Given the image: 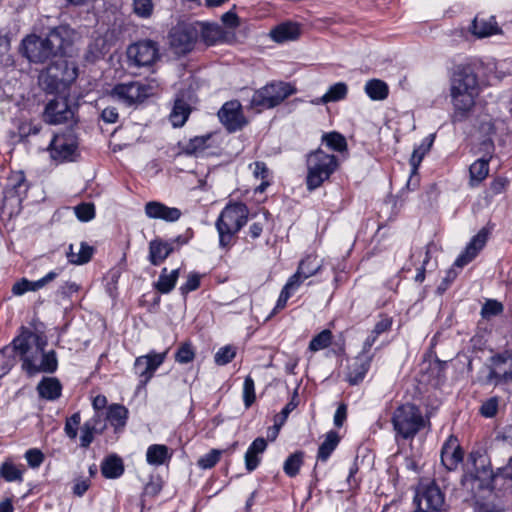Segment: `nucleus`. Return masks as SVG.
<instances>
[{
  "label": "nucleus",
  "mask_w": 512,
  "mask_h": 512,
  "mask_svg": "<svg viewBox=\"0 0 512 512\" xmlns=\"http://www.w3.org/2000/svg\"><path fill=\"white\" fill-rule=\"evenodd\" d=\"M11 345L21 356L22 368L29 376L37 373H52L57 369V358L54 351L45 353L46 341L42 336L27 328L13 339Z\"/></svg>",
  "instance_id": "1"
},
{
  "label": "nucleus",
  "mask_w": 512,
  "mask_h": 512,
  "mask_svg": "<svg viewBox=\"0 0 512 512\" xmlns=\"http://www.w3.org/2000/svg\"><path fill=\"white\" fill-rule=\"evenodd\" d=\"M74 31L60 25L50 30L45 38L29 35L22 41L24 55L30 62L43 63L52 56L64 53L72 44Z\"/></svg>",
  "instance_id": "2"
},
{
  "label": "nucleus",
  "mask_w": 512,
  "mask_h": 512,
  "mask_svg": "<svg viewBox=\"0 0 512 512\" xmlns=\"http://www.w3.org/2000/svg\"><path fill=\"white\" fill-rule=\"evenodd\" d=\"M477 88V77L472 68L458 66L453 73L450 88L452 103L456 110L454 119L458 115L462 116L474 106Z\"/></svg>",
  "instance_id": "3"
},
{
  "label": "nucleus",
  "mask_w": 512,
  "mask_h": 512,
  "mask_svg": "<svg viewBox=\"0 0 512 512\" xmlns=\"http://www.w3.org/2000/svg\"><path fill=\"white\" fill-rule=\"evenodd\" d=\"M78 68L74 62L59 58L39 74V85L47 93L66 90L77 78Z\"/></svg>",
  "instance_id": "4"
},
{
  "label": "nucleus",
  "mask_w": 512,
  "mask_h": 512,
  "mask_svg": "<svg viewBox=\"0 0 512 512\" xmlns=\"http://www.w3.org/2000/svg\"><path fill=\"white\" fill-rule=\"evenodd\" d=\"M247 218L248 208L243 203L230 204L223 209L216 221L221 247L231 244L233 237L246 224Z\"/></svg>",
  "instance_id": "5"
},
{
  "label": "nucleus",
  "mask_w": 512,
  "mask_h": 512,
  "mask_svg": "<svg viewBox=\"0 0 512 512\" xmlns=\"http://www.w3.org/2000/svg\"><path fill=\"white\" fill-rule=\"evenodd\" d=\"M306 164V184L310 191L320 187L330 178L339 166L336 156L327 154L321 149H317L308 154Z\"/></svg>",
  "instance_id": "6"
},
{
  "label": "nucleus",
  "mask_w": 512,
  "mask_h": 512,
  "mask_svg": "<svg viewBox=\"0 0 512 512\" xmlns=\"http://www.w3.org/2000/svg\"><path fill=\"white\" fill-rule=\"evenodd\" d=\"M391 421L396 434L403 439L413 438L425 425L419 408L410 403L397 407Z\"/></svg>",
  "instance_id": "7"
},
{
  "label": "nucleus",
  "mask_w": 512,
  "mask_h": 512,
  "mask_svg": "<svg viewBox=\"0 0 512 512\" xmlns=\"http://www.w3.org/2000/svg\"><path fill=\"white\" fill-rule=\"evenodd\" d=\"M294 93L295 89L288 83H270L254 92L250 106L259 112L265 109H271Z\"/></svg>",
  "instance_id": "8"
},
{
  "label": "nucleus",
  "mask_w": 512,
  "mask_h": 512,
  "mask_svg": "<svg viewBox=\"0 0 512 512\" xmlns=\"http://www.w3.org/2000/svg\"><path fill=\"white\" fill-rule=\"evenodd\" d=\"M157 88L158 83L155 80L148 83L131 81L115 85L110 91V96L127 105H133L141 103L147 97L153 95Z\"/></svg>",
  "instance_id": "9"
},
{
  "label": "nucleus",
  "mask_w": 512,
  "mask_h": 512,
  "mask_svg": "<svg viewBox=\"0 0 512 512\" xmlns=\"http://www.w3.org/2000/svg\"><path fill=\"white\" fill-rule=\"evenodd\" d=\"M199 36V29L194 24L180 23L169 33V43L176 54H185L192 50Z\"/></svg>",
  "instance_id": "10"
},
{
  "label": "nucleus",
  "mask_w": 512,
  "mask_h": 512,
  "mask_svg": "<svg viewBox=\"0 0 512 512\" xmlns=\"http://www.w3.org/2000/svg\"><path fill=\"white\" fill-rule=\"evenodd\" d=\"M127 58L130 66H151L159 58L157 44L151 40L131 44L127 49Z\"/></svg>",
  "instance_id": "11"
},
{
  "label": "nucleus",
  "mask_w": 512,
  "mask_h": 512,
  "mask_svg": "<svg viewBox=\"0 0 512 512\" xmlns=\"http://www.w3.org/2000/svg\"><path fill=\"white\" fill-rule=\"evenodd\" d=\"M168 350L164 352L150 351L139 356L134 362V372L140 378V384L145 386L154 376L156 370L164 363Z\"/></svg>",
  "instance_id": "12"
},
{
  "label": "nucleus",
  "mask_w": 512,
  "mask_h": 512,
  "mask_svg": "<svg viewBox=\"0 0 512 512\" xmlns=\"http://www.w3.org/2000/svg\"><path fill=\"white\" fill-rule=\"evenodd\" d=\"M78 144L72 134H57L48 147L50 157L59 163L73 161L77 153Z\"/></svg>",
  "instance_id": "13"
},
{
  "label": "nucleus",
  "mask_w": 512,
  "mask_h": 512,
  "mask_svg": "<svg viewBox=\"0 0 512 512\" xmlns=\"http://www.w3.org/2000/svg\"><path fill=\"white\" fill-rule=\"evenodd\" d=\"M492 366L487 382L495 385L512 380V352H505L491 358Z\"/></svg>",
  "instance_id": "14"
},
{
  "label": "nucleus",
  "mask_w": 512,
  "mask_h": 512,
  "mask_svg": "<svg viewBox=\"0 0 512 512\" xmlns=\"http://www.w3.org/2000/svg\"><path fill=\"white\" fill-rule=\"evenodd\" d=\"M218 117L230 132L237 131L246 124L242 106L237 100L226 102L219 110Z\"/></svg>",
  "instance_id": "15"
},
{
  "label": "nucleus",
  "mask_w": 512,
  "mask_h": 512,
  "mask_svg": "<svg viewBox=\"0 0 512 512\" xmlns=\"http://www.w3.org/2000/svg\"><path fill=\"white\" fill-rule=\"evenodd\" d=\"M74 116L73 109L66 98H55L48 102L44 111L45 121L50 124H61Z\"/></svg>",
  "instance_id": "16"
},
{
  "label": "nucleus",
  "mask_w": 512,
  "mask_h": 512,
  "mask_svg": "<svg viewBox=\"0 0 512 512\" xmlns=\"http://www.w3.org/2000/svg\"><path fill=\"white\" fill-rule=\"evenodd\" d=\"M489 230L482 228L467 244L465 250L455 260L454 265L462 268L470 263L485 246L488 239Z\"/></svg>",
  "instance_id": "17"
},
{
  "label": "nucleus",
  "mask_w": 512,
  "mask_h": 512,
  "mask_svg": "<svg viewBox=\"0 0 512 512\" xmlns=\"http://www.w3.org/2000/svg\"><path fill=\"white\" fill-rule=\"evenodd\" d=\"M463 451L455 436H450L441 449V462L449 471L455 470L463 460Z\"/></svg>",
  "instance_id": "18"
},
{
  "label": "nucleus",
  "mask_w": 512,
  "mask_h": 512,
  "mask_svg": "<svg viewBox=\"0 0 512 512\" xmlns=\"http://www.w3.org/2000/svg\"><path fill=\"white\" fill-rule=\"evenodd\" d=\"M322 268V260L316 255H307L298 265L297 271L288 279L296 286L300 285L307 278L317 274Z\"/></svg>",
  "instance_id": "19"
},
{
  "label": "nucleus",
  "mask_w": 512,
  "mask_h": 512,
  "mask_svg": "<svg viewBox=\"0 0 512 512\" xmlns=\"http://www.w3.org/2000/svg\"><path fill=\"white\" fill-rule=\"evenodd\" d=\"M145 214L150 219L176 222L181 217L182 212L176 207H169L158 201H150L145 204Z\"/></svg>",
  "instance_id": "20"
},
{
  "label": "nucleus",
  "mask_w": 512,
  "mask_h": 512,
  "mask_svg": "<svg viewBox=\"0 0 512 512\" xmlns=\"http://www.w3.org/2000/svg\"><path fill=\"white\" fill-rule=\"evenodd\" d=\"M373 355L359 354L348 367L347 381L356 385L363 381L368 372Z\"/></svg>",
  "instance_id": "21"
},
{
  "label": "nucleus",
  "mask_w": 512,
  "mask_h": 512,
  "mask_svg": "<svg viewBox=\"0 0 512 512\" xmlns=\"http://www.w3.org/2000/svg\"><path fill=\"white\" fill-rule=\"evenodd\" d=\"M301 29L298 23L284 22L270 31L271 38L277 43L294 41L300 36Z\"/></svg>",
  "instance_id": "22"
},
{
  "label": "nucleus",
  "mask_w": 512,
  "mask_h": 512,
  "mask_svg": "<svg viewBox=\"0 0 512 512\" xmlns=\"http://www.w3.org/2000/svg\"><path fill=\"white\" fill-rule=\"evenodd\" d=\"M57 276L55 272H49L47 275L42 277L37 281H29L26 278H22L20 281L16 282L12 287V293L14 295L20 296L28 291H37L47 285L49 282L53 281Z\"/></svg>",
  "instance_id": "23"
},
{
  "label": "nucleus",
  "mask_w": 512,
  "mask_h": 512,
  "mask_svg": "<svg viewBox=\"0 0 512 512\" xmlns=\"http://www.w3.org/2000/svg\"><path fill=\"white\" fill-rule=\"evenodd\" d=\"M106 428L105 423L99 420L98 415H94L91 419L86 421L81 428L80 445L87 448L94 440L95 434H100Z\"/></svg>",
  "instance_id": "24"
},
{
  "label": "nucleus",
  "mask_w": 512,
  "mask_h": 512,
  "mask_svg": "<svg viewBox=\"0 0 512 512\" xmlns=\"http://www.w3.org/2000/svg\"><path fill=\"white\" fill-rule=\"evenodd\" d=\"M266 447L267 442L262 437L256 438L248 447L245 453V467L249 472H252L258 467L260 463L259 455L266 450Z\"/></svg>",
  "instance_id": "25"
},
{
  "label": "nucleus",
  "mask_w": 512,
  "mask_h": 512,
  "mask_svg": "<svg viewBox=\"0 0 512 512\" xmlns=\"http://www.w3.org/2000/svg\"><path fill=\"white\" fill-rule=\"evenodd\" d=\"M173 251L170 243L153 240L149 244V260L153 265H159Z\"/></svg>",
  "instance_id": "26"
},
{
  "label": "nucleus",
  "mask_w": 512,
  "mask_h": 512,
  "mask_svg": "<svg viewBox=\"0 0 512 512\" xmlns=\"http://www.w3.org/2000/svg\"><path fill=\"white\" fill-rule=\"evenodd\" d=\"M93 252L94 249L92 246L82 242L78 247H75L73 244H71L69 246V252L67 255L71 263L82 265L91 259Z\"/></svg>",
  "instance_id": "27"
},
{
  "label": "nucleus",
  "mask_w": 512,
  "mask_h": 512,
  "mask_svg": "<svg viewBox=\"0 0 512 512\" xmlns=\"http://www.w3.org/2000/svg\"><path fill=\"white\" fill-rule=\"evenodd\" d=\"M101 472L105 478L115 479L124 472V466L121 458L116 455H110L104 459L101 464Z\"/></svg>",
  "instance_id": "28"
},
{
  "label": "nucleus",
  "mask_w": 512,
  "mask_h": 512,
  "mask_svg": "<svg viewBox=\"0 0 512 512\" xmlns=\"http://www.w3.org/2000/svg\"><path fill=\"white\" fill-rule=\"evenodd\" d=\"M498 27L494 18L489 19L476 16L472 23V33L479 38L487 37L497 33Z\"/></svg>",
  "instance_id": "29"
},
{
  "label": "nucleus",
  "mask_w": 512,
  "mask_h": 512,
  "mask_svg": "<svg viewBox=\"0 0 512 512\" xmlns=\"http://www.w3.org/2000/svg\"><path fill=\"white\" fill-rule=\"evenodd\" d=\"M61 384L56 378H44L37 386L42 398L56 400L61 395Z\"/></svg>",
  "instance_id": "30"
},
{
  "label": "nucleus",
  "mask_w": 512,
  "mask_h": 512,
  "mask_svg": "<svg viewBox=\"0 0 512 512\" xmlns=\"http://www.w3.org/2000/svg\"><path fill=\"white\" fill-rule=\"evenodd\" d=\"M365 93L375 101H381L388 97L389 87L386 82L380 79H371L365 84Z\"/></svg>",
  "instance_id": "31"
},
{
  "label": "nucleus",
  "mask_w": 512,
  "mask_h": 512,
  "mask_svg": "<svg viewBox=\"0 0 512 512\" xmlns=\"http://www.w3.org/2000/svg\"><path fill=\"white\" fill-rule=\"evenodd\" d=\"M348 86L344 82H338L330 86L328 91L319 99L313 101L315 104H327L340 101L346 98Z\"/></svg>",
  "instance_id": "32"
},
{
  "label": "nucleus",
  "mask_w": 512,
  "mask_h": 512,
  "mask_svg": "<svg viewBox=\"0 0 512 512\" xmlns=\"http://www.w3.org/2000/svg\"><path fill=\"white\" fill-rule=\"evenodd\" d=\"M178 277L179 269L168 271L167 268H163L158 278V281L155 283V288L160 293H169L175 287Z\"/></svg>",
  "instance_id": "33"
},
{
  "label": "nucleus",
  "mask_w": 512,
  "mask_h": 512,
  "mask_svg": "<svg viewBox=\"0 0 512 512\" xmlns=\"http://www.w3.org/2000/svg\"><path fill=\"white\" fill-rule=\"evenodd\" d=\"M106 418L115 430H118L126 425L128 410L121 404H113L109 406Z\"/></svg>",
  "instance_id": "34"
},
{
  "label": "nucleus",
  "mask_w": 512,
  "mask_h": 512,
  "mask_svg": "<svg viewBox=\"0 0 512 512\" xmlns=\"http://www.w3.org/2000/svg\"><path fill=\"white\" fill-rule=\"evenodd\" d=\"M340 442V437L337 432L329 431L326 434L325 440L319 446L317 459L319 461L325 462L330 457L332 452L336 449Z\"/></svg>",
  "instance_id": "35"
},
{
  "label": "nucleus",
  "mask_w": 512,
  "mask_h": 512,
  "mask_svg": "<svg viewBox=\"0 0 512 512\" xmlns=\"http://www.w3.org/2000/svg\"><path fill=\"white\" fill-rule=\"evenodd\" d=\"M199 35L207 45H213L222 38V30L217 24L196 23Z\"/></svg>",
  "instance_id": "36"
},
{
  "label": "nucleus",
  "mask_w": 512,
  "mask_h": 512,
  "mask_svg": "<svg viewBox=\"0 0 512 512\" xmlns=\"http://www.w3.org/2000/svg\"><path fill=\"white\" fill-rule=\"evenodd\" d=\"M170 458L167 446L161 444H153L148 447L146 460L150 465L159 466Z\"/></svg>",
  "instance_id": "37"
},
{
  "label": "nucleus",
  "mask_w": 512,
  "mask_h": 512,
  "mask_svg": "<svg viewBox=\"0 0 512 512\" xmlns=\"http://www.w3.org/2000/svg\"><path fill=\"white\" fill-rule=\"evenodd\" d=\"M189 114V105L183 100L177 99L170 113V121L174 127H181L185 124Z\"/></svg>",
  "instance_id": "38"
},
{
  "label": "nucleus",
  "mask_w": 512,
  "mask_h": 512,
  "mask_svg": "<svg viewBox=\"0 0 512 512\" xmlns=\"http://www.w3.org/2000/svg\"><path fill=\"white\" fill-rule=\"evenodd\" d=\"M470 181L472 185L478 184L483 181L489 173L488 160L480 158L471 164L470 169Z\"/></svg>",
  "instance_id": "39"
},
{
  "label": "nucleus",
  "mask_w": 512,
  "mask_h": 512,
  "mask_svg": "<svg viewBox=\"0 0 512 512\" xmlns=\"http://www.w3.org/2000/svg\"><path fill=\"white\" fill-rule=\"evenodd\" d=\"M322 143L337 152H344L347 150V141L345 137L338 132L325 133L322 136Z\"/></svg>",
  "instance_id": "40"
},
{
  "label": "nucleus",
  "mask_w": 512,
  "mask_h": 512,
  "mask_svg": "<svg viewBox=\"0 0 512 512\" xmlns=\"http://www.w3.org/2000/svg\"><path fill=\"white\" fill-rule=\"evenodd\" d=\"M304 453L297 451L291 454L284 462L283 470L289 477H294L298 474L300 467L303 464Z\"/></svg>",
  "instance_id": "41"
},
{
  "label": "nucleus",
  "mask_w": 512,
  "mask_h": 512,
  "mask_svg": "<svg viewBox=\"0 0 512 512\" xmlns=\"http://www.w3.org/2000/svg\"><path fill=\"white\" fill-rule=\"evenodd\" d=\"M434 140V135H430L424 139L421 145L413 150L410 163L413 170H416L421 163L424 155L429 151Z\"/></svg>",
  "instance_id": "42"
},
{
  "label": "nucleus",
  "mask_w": 512,
  "mask_h": 512,
  "mask_svg": "<svg viewBox=\"0 0 512 512\" xmlns=\"http://www.w3.org/2000/svg\"><path fill=\"white\" fill-rule=\"evenodd\" d=\"M0 476L8 482L21 481L22 470L19 469L10 460H6L0 466Z\"/></svg>",
  "instance_id": "43"
},
{
  "label": "nucleus",
  "mask_w": 512,
  "mask_h": 512,
  "mask_svg": "<svg viewBox=\"0 0 512 512\" xmlns=\"http://www.w3.org/2000/svg\"><path fill=\"white\" fill-rule=\"evenodd\" d=\"M332 340V333L330 330L325 329L317 334L309 343V350L317 352L319 350L327 348Z\"/></svg>",
  "instance_id": "44"
},
{
  "label": "nucleus",
  "mask_w": 512,
  "mask_h": 512,
  "mask_svg": "<svg viewBox=\"0 0 512 512\" xmlns=\"http://www.w3.org/2000/svg\"><path fill=\"white\" fill-rule=\"evenodd\" d=\"M195 358V349L190 342L181 343L175 353V361L180 364H188Z\"/></svg>",
  "instance_id": "45"
},
{
  "label": "nucleus",
  "mask_w": 512,
  "mask_h": 512,
  "mask_svg": "<svg viewBox=\"0 0 512 512\" xmlns=\"http://www.w3.org/2000/svg\"><path fill=\"white\" fill-rule=\"evenodd\" d=\"M237 348L233 345L221 347L214 355V361L218 366L230 363L236 356Z\"/></svg>",
  "instance_id": "46"
},
{
  "label": "nucleus",
  "mask_w": 512,
  "mask_h": 512,
  "mask_svg": "<svg viewBox=\"0 0 512 512\" xmlns=\"http://www.w3.org/2000/svg\"><path fill=\"white\" fill-rule=\"evenodd\" d=\"M210 139V136H196L185 145L184 151L186 154L193 155L197 154L200 151H203L207 147V141Z\"/></svg>",
  "instance_id": "47"
},
{
  "label": "nucleus",
  "mask_w": 512,
  "mask_h": 512,
  "mask_svg": "<svg viewBox=\"0 0 512 512\" xmlns=\"http://www.w3.org/2000/svg\"><path fill=\"white\" fill-rule=\"evenodd\" d=\"M222 451L218 449H212L207 454L200 457L197 464L202 469H210L214 467L220 460Z\"/></svg>",
  "instance_id": "48"
},
{
  "label": "nucleus",
  "mask_w": 512,
  "mask_h": 512,
  "mask_svg": "<svg viewBox=\"0 0 512 512\" xmlns=\"http://www.w3.org/2000/svg\"><path fill=\"white\" fill-rule=\"evenodd\" d=\"M76 217L82 222H88L95 217V206L92 203H81L74 207Z\"/></svg>",
  "instance_id": "49"
},
{
  "label": "nucleus",
  "mask_w": 512,
  "mask_h": 512,
  "mask_svg": "<svg viewBox=\"0 0 512 512\" xmlns=\"http://www.w3.org/2000/svg\"><path fill=\"white\" fill-rule=\"evenodd\" d=\"M298 288L292 281L288 280L279 295L274 311L283 309L288 299Z\"/></svg>",
  "instance_id": "50"
},
{
  "label": "nucleus",
  "mask_w": 512,
  "mask_h": 512,
  "mask_svg": "<svg viewBox=\"0 0 512 512\" xmlns=\"http://www.w3.org/2000/svg\"><path fill=\"white\" fill-rule=\"evenodd\" d=\"M243 400L247 408L250 407L255 401L254 380L250 376H247L244 380Z\"/></svg>",
  "instance_id": "51"
},
{
  "label": "nucleus",
  "mask_w": 512,
  "mask_h": 512,
  "mask_svg": "<svg viewBox=\"0 0 512 512\" xmlns=\"http://www.w3.org/2000/svg\"><path fill=\"white\" fill-rule=\"evenodd\" d=\"M81 421V416L79 412L74 413L70 418L66 420L65 423V433L66 435L71 438L75 439L77 436L78 426Z\"/></svg>",
  "instance_id": "52"
},
{
  "label": "nucleus",
  "mask_w": 512,
  "mask_h": 512,
  "mask_svg": "<svg viewBox=\"0 0 512 512\" xmlns=\"http://www.w3.org/2000/svg\"><path fill=\"white\" fill-rule=\"evenodd\" d=\"M503 305L496 300H488L483 305L481 314L484 318H488L491 316H496L502 313Z\"/></svg>",
  "instance_id": "53"
},
{
  "label": "nucleus",
  "mask_w": 512,
  "mask_h": 512,
  "mask_svg": "<svg viewBox=\"0 0 512 512\" xmlns=\"http://www.w3.org/2000/svg\"><path fill=\"white\" fill-rule=\"evenodd\" d=\"M15 352L13 347H10V351L8 353H3V357H1L0 360V375L1 377L6 375L9 370L14 366L15 364V358L12 355V353Z\"/></svg>",
  "instance_id": "54"
},
{
  "label": "nucleus",
  "mask_w": 512,
  "mask_h": 512,
  "mask_svg": "<svg viewBox=\"0 0 512 512\" xmlns=\"http://www.w3.org/2000/svg\"><path fill=\"white\" fill-rule=\"evenodd\" d=\"M25 458L30 467L37 468L42 464L44 455L38 449H29L25 453Z\"/></svg>",
  "instance_id": "55"
},
{
  "label": "nucleus",
  "mask_w": 512,
  "mask_h": 512,
  "mask_svg": "<svg viewBox=\"0 0 512 512\" xmlns=\"http://www.w3.org/2000/svg\"><path fill=\"white\" fill-rule=\"evenodd\" d=\"M200 286V275L197 273L189 274L187 281L180 287L183 295L198 289Z\"/></svg>",
  "instance_id": "56"
},
{
  "label": "nucleus",
  "mask_w": 512,
  "mask_h": 512,
  "mask_svg": "<svg viewBox=\"0 0 512 512\" xmlns=\"http://www.w3.org/2000/svg\"><path fill=\"white\" fill-rule=\"evenodd\" d=\"M152 7L151 0H134V12L141 17L149 16L152 12Z\"/></svg>",
  "instance_id": "57"
},
{
  "label": "nucleus",
  "mask_w": 512,
  "mask_h": 512,
  "mask_svg": "<svg viewBox=\"0 0 512 512\" xmlns=\"http://www.w3.org/2000/svg\"><path fill=\"white\" fill-rule=\"evenodd\" d=\"M90 487V480L88 478L78 477L74 480L72 488L73 494L82 497Z\"/></svg>",
  "instance_id": "58"
},
{
  "label": "nucleus",
  "mask_w": 512,
  "mask_h": 512,
  "mask_svg": "<svg viewBox=\"0 0 512 512\" xmlns=\"http://www.w3.org/2000/svg\"><path fill=\"white\" fill-rule=\"evenodd\" d=\"M497 409V399L491 398L482 404L480 411L483 416L490 418L496 415Z\"/></svg>",
  "instance_id": "59"
},
{
  "label": "nucleus",
  "mask_w": 512,
  "mask_h": 512,
  "mask_svg": "<svg viewBox=\"0 0 512 512\" xmlns=\"http://www.w3.org/2000/svg\"><path fill=\"white\" fill-rule=\"evenodd\" d=\"M392 322L393 321L391 317H381V319L375 324L372 332L379 336L382 333L387 332L391 329Z\"/></svg>",
  "instance_id": "60"
},
{
  "label": "nucleus",
  "mask_w": 512,
  "mask_h": 512,
  "mask_svg": "<svg viewBox=\"0 0 512 512\" xmlns=\"http://www.w3.org/2000/svg\"><path fill=\"white\" fill-rule=\"evenodd\" d=\"M253 174L256 178L265 180L269 175V170L264 162L257 161L254 163Z\"/></svg>",
  "instance_id": "61"
},
{
  "label": "nucleus",
  "mask_w": 512,
  "mask_h": 512,
  "mask_svg": "<svg viewBox=\"0 0 512 512\" xmlns=\"http://www.w3.org/2000/svg\"><path fill=\"white\" fill-rule=\"evenodd\" d=\"M101 117L106 123H115L118 120V112L114 107H107L103 109Z\"/></svg>",
  "instance_id": "62"
},
{
  "label": "nucleus",
  "mask_w": 512,
  "mask_h": 512,
  "mask_svg": "<svg viewBox=\"0 0 512 512\" xmlns=\"http://www.w3.org/2000/svg\"><path fill=\"white\" fill-rule=\"evenodd\" d=\"M347 417V407L345 404H341L334 415V425L336 427H341L346 420Z\"/></svg>",
  "instance_id": "63"
},
{
  "label": "nucleus",
  "mask_w": 512,
  "mask_h": 512,
  "mask_svg": "<svg viewBox=\"0 0 512 512\" xmlns=\"http://www.w3.org/2000/svg\"><path fill=\"white\" fill-rule=\"evenodd\" d=\"M221 19L222 22L229 28L236 27L239 24L238 16L232 11L224 13Z\"/></svg>",
  "instance_id": "64"
}]
</instances>
